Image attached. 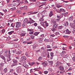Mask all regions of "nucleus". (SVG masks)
<instances>
[{"label": "nucleus", "instance_id": "nucleus-14", "mask_svg": "<svg viewBox=\"0 0 75 75\" xmlns=\"http://www.w3.org/2000/svg\"><path fill=\"white\" fill-rule=\"evenodd\" d=\"M52 23L54 24H57V22H56V20H51Z\"/></svg>", "mask_w": 75, "mask_h": 75}, {"label": "nucleus", "instance_id": "nucleus-9", "mask_svg": "<svg viewBox=\"0 0 75 75\" xmlns=\"http://www.w3.org/2000/svg\"><path fill=\"white\" fill-rule=\"evenodd\" d=\"M21 59L22 61H25L27 59V58L25 56H23L21 57Z\"/></svg>", "mask_w": 75, "mask_h": 75}, {"label": "nucleus", "instance_id": "nucleus-2", "mask_svg": "<svg viewBox=\"0 0 75 75\" xmlns=\"http://www.w3.org/2000/svg\"><path fill=\"white\" fill-rule=\"evenodd\" d=\"M58 26L57 24H54L53 25V27L54 28H52V31L54 33H56V28H57V26Z\"/></svg>", "mask_w": 75, "mask_h": 75}, {"label": "nucleus", "instance_id": "nucleus-29", "mask_svg": "<svg viewBox=\"0 0 75 75\" xmlns=\"http://www.w3.org/2000/svg\"><path fill=\"white\" fill-rule=\"evenodd\" d=\"M67 14L68 13L66 12V13H62V16H66V15H67Z\"/></svg>", "mask_w": 75, "mask_h": 75}, {"label": "nucleus", "instance_id": "nucleus-63", "mask_svg": "<svg viewBox=\"0 0 75 75\" xmlns=\"http://www.w3.org/2000/svg\"><path fill=\"white\" fill-rule=\"evenodd\" d=\"M47 51H52V49H47Z\"/></svg>", "mask_w": 75, "mask_h": 75}, {"label": "nucleus", "instance_id": "nucleus-28", "mask_svg": "<svg viewBox=\"0 0 75 75\" xmlns=\"http://www.w3.org/2000/svg\"><path fill=\"white\" fill-rule=\"evenodd\" d=\"M35 37V35H32L30 36V37L31 39H34V37Z\"/></svg>", "mask_w": 75, "mask_h": 75}, {"label": "nucleus", "instance_id": "nucleus-24", "mask_svg": "<svg viewBox=\"0 0 75 75\" xmlns=\"http://www.w3.org/2000/svg\"><path fill=\"white\" fill-rule=\"evenodd\" d=\"M23 9L25 10H28V8L27 6L23 7Z\"/></svg>", "mask_w": 75, "mask_h": 75}, {"label": "nucleus", "instance_id": "nucleus-54", "mask_svg": "<svg viewBox=\"0 0 75 75\" xmlns=\"http://www.w3.org/2000/svg\"><path fill=\"white\" fill-rule=\"evenodd\" d=\"M50 41H51V42H53V38H50Z\"/></svg>", "mask_w": 75, "mask_h": 75}, {"label": "nucleus", "instance_id": "nucleus-43", "mask_svg": "<svg viewBox=\"0 0 75 75\" xmlns=\"http://www.w3.org/2000/svg\"><path fill=\"white\" fill-rule=\"evenodd\" d=\"M5 29H3L2 30H1V32H2V33H5Z\"/></svg>", "mask_w": 75, "mask_h": 75}, {"label": "nucleus", "instance_id": "nucleus-48", "mask_svg": "<svg viewBox=\"0 0 75 75\" xmlns=\"http://www.w3.org/2000/svg\"><path fill=\"white\" fill-rule=\"evenodd\" d=\"M7 51H6L5 52V54H4V56H6V55H7Z\"/></svg>", "mask_w": 75, "mask_h": 75}, {"label": "nucleus", "instance_id": "nucleus-61", "mask_svg": "<svg viewBox=\"0 0 75 75\" xmlns=\"http://www.w3.org/2000/svg\"><path fill=\"white\" fill-rule=\"evenodd\" d=\"M13 6H17V4L16 3H13Z\"/></svg>", "mask_w": 75, "mask_h": 75}, {"label": "nucleus", "instance_id": "nucleus-47", "mask_svg": "<svg viewBox=\"0 0 75 75\" xmlns=\"http://www.w3.org/2000/svg\"><path fill=\"white\" fill-rule=\"evenodd\" d=\"M48 72L47 71H45L44 73L45 74H48Z\"/></svg>", "mask_w": 75, "mask_h": 75}, {"label": "nucleus", "instance_id": "nucleus-31", "mask_svg": "<svg viewBox=\"0 0 75 75\" xmlns=\"http://www.w3.org/2000/svg\"><path fill=\"white\" fill-rule=\"evenodd\" d=\"M45 23V22H44V21H42V22H40V24L41 25H44V23Z\"/></svg>", "mask_w": 75, "mask_h": 75}, {"label": "nucleus", "instance_id": "nucleus-16", "mask_svg": "<svg viewBox=\"0 0 75 75\" xmlns=\"http://www.w3.org/2000/svg\"><path fill=\"white\" fill-rule=\"evenodd\" d=\"M48 62L50 65H52V64H53V61H49Z\"/></svg>", "mask_w": 75, "mask_h": 75}, {"label": "nucleus", "instance_id": "nucleus-6", "mask_svg": "<svg viewBox=\"0 0 75 75\" xmlns=\"http://www.w3.org/2000/svg\"><path fill=\"white\" fill-rule=\"evenodd\" d=\"M27 30L28 31H30V32H29L30 34H33L34 33V30L32 29H30L29 28H28Z\"/></svg>", "mask_w": 75, "mask_h": 75}, {"label": "nucleus", "instance_id": "nucleus-3", "mask_svg": "<svg viewBox=\"0 0 75 75\" xmlns=\"http://www.w3.org/2000/svg\"><path fill=\"white\" fill-rule=\"evenodd\" d=\"M21 23L20 22H17L16 23V28H19L21 27Z\"/></svg>", "mask_w": 75, "mask_h": 75}, {"label": "nucleus", "instance_id": "nucleus-40", "mask_svg": "<svg viewBox=\"0 0 75 75\" xmlns=\"http://www.w3.org/2000/svg\"><path fill=\"white\" fill-rule=\"evenodd\" d=\"M45 41V42H49V40L48 39H45V40H44Z\"/></svg>", "mask_w": 75, "mask_h": 75}, {"label": "nucleus", "instance_id": "nucleus-50", "mask_svg": "<svg viewBox=\"0 0 75 75\" xmlns=\"http://www.w3.org/2000/svg\"><path fill=\"white\" fill-rule=\"evenodd\" d=\"M41 37H42V38H43L44 37V34H42L41 35H40Z\"/></svg>", "mask_w": 75, "mask_h": 75}, {"label": "nucleus", "instance_id": "nucleus-57", "mask_svg": "<svg viewBox=\"0 0 75 75\" xmlns=\"http://www.w3.org/2000/svg\"><path fill=\"white\" fill-rule=\"evenodd\" d=\"M71 45H72V46H73L74 47H75V44L74 43H71Z\"/></svg>", "mask_w": 75, "mask_h": 75}, {"label": "nucleus", "instance_id": "nucleus-49", "mask_svg": "<svg viewBox=\"0 0 75 75\" xmlns=\"http://www.w3.org/2000/svg\"><path fill=\"white\" fill-rule=\"evenodd\" d=\"M63 50H66L67 49L66 48V47H63V48H62Z\"/></svg>", "mask_w": 75, "mask_h": 75}, {"label": "nucleus", "instance_id": "nucleus-17", "mask_svg": "<svg viewBox=\"0 0 75 75\" xmlns=\"http://www.w3.org/2000/svg\"><path fill=\"white\" fill-rule=\"evenodd\" d=\"M38 40L39 43H41L42 42V40L41 39H38Z\"/></svg>", "mask_w": 75, "mask_h": 75}, {"label": "nucleus", "instance_id": "nucleus-5", "mask_svg": "<svg viewBox=\"0 0 75 75\" xmlns=\"http://www.w3.org/2000/svg\"><path fill=\"white\" fill-rule=\"evenodd\" d=\"M64 12H65V10L62 8H60L59 12H57V13H64Z\"/></svg>", "mask_w": 75, "mask_h": 75}, {"label": "nucleus", "instance_id": "nucleus-37", "mask_svg": "<svg viewBox=\"0 0 75 75\" xmlns=\"http://www.w3.org/2000/svg\"><path fill=\"white\" fill-rule=\"evenodd\" d=\"M21 53H22L21 51H18L17 52V54H21Z\"/></svg>", "mask_w": 75, "mask_h": 75}, {"label": "nucleus", "instance_id": "nucleus-19", "mask_svg": "<svg viewBox=\"0 0 75 75\" xmlns=\"http://www.w3.org/2000/svg\"><path fill=\"white\" fill-rule=\"evenodd\" d=\"M64 26H68V22L67 21L65 22L64 24Z\"/></svg>", "mask_w": 75, "mask_h": 75}, {"label": "nucleus", "instance_id": "nucleus-53", "mask_svg": "<svg viewBox=\"0 0 75 75\" xmlns=\"http://www.w3.org/2000/svg\"><path fill=\"white\" fill-rule=\"evenodd\" d=\"M65 38H67L69 37V36L68 35H64L63 36Z\"/></svg>", "mask_w": 75, "mask_h": 75}, {"label": "nucleus", "instance_id": "nucleus-4", "mask_svg": "<svg viewBox=\"0 0 75 75\" xmlns=\"http://www.w3.org/2000/svg\"><path fill=\"white\" fill-rule=\"evenodd\" d=\"M63 33H66V34H69L71 33V32L68 29H67L66 30L63 31Z\"/></svg>", "mask_w": 75, "mask_h": 75}, {"label": "nucleus", "instance_id": "nucleus-22", "mask_svg": "<svg viewBox=\"0 0 75 75\" xmlns=\"http://www.w3.org/2000/svg\"><path fill=\"white\" fill-rule=\"evenodd\" d=\"M15 24H16V23H12L11 24V27H14V26H15Z\"/></svg>", "mask_w": 75, "mask_h": 75}, {"label": "nucleus", "instance_id": "nucleus-27", "mask_svg": "<svg viewBox=\"0 0 75 75\" xmlns=\"http://www.w3.org/2000/svg\"><path fill=\"white\" fill-rule=\"evenodd\" d=\"M61 62H57V66H59V65H61Z\"/></svg>", "mask_w": 75, "mask_h": 75}, {"label": "nucleus", "instance_id": "nucleus-45", "mask_svg": "<svg viewBox=\"0 0 75 75\" xmlns=\"http://www.w3.org/2000/svg\"><path fill=\"white\" fill-rule=\"evenodd\" d=\"M47 48H51V46H50V45H47Z\"/></svg>", "mask_w": 75, "mask_h": 75}, {"label": "nucleus", "instance_id": "nucleus-60", "mask_svg": "<svg viewBox=\"0 0 75 75\" xmlns=\"http://www.w3.org/2000/svg\"><path fill=\"white\" fill-rule=\"evenodd\" d=\"M3 11H4L5 12V13H6V12H7V10L6 9H5V10L3 9Z\"/></svg>", "mask_w": 75, "mask_h": 75}, {"label": "nucleus", "instance_id": "nucleus-11", "mask_svg": "<svg viewBox=\"0 0 75 75\" xmlns=\"http://www.w3.org/2000/svg\"><path fill=\"white\" fill-rule=\"evenodd\" d=\"M25 33L24 32H23L20 35L21 37H24V36H25Z\"/></svg>", "mask_w": 75, "mask_h": 75}, {"label": "nucleus", "instance_id": "nucleus-46", "mask_svg": "<svg viewBox=\"0 0 75 75\" xmlns=\"http://www.w3.org/2000/svg\"><path fill=\"white\" fill-rule=\"evenodd\" d=\"M11 59H10V58H8L7 59V61L8 62V61H11Z\"/></svg>", "mask_w": 75, "mask_h": 75}, {"label": "nucleus", "instance_id": "nucleus-39", "mask_svg": "<svg viewBox=\"0 0 75 75\" xmlns=\"http://www.w3.org/2000/svg\"><path fill=\"white\" fill-rule=\"evenodd\" d=\"M57 18H59V19L61 18V16H59V15H57Z\"/></svg>", "mask_w": 75, "mask_h": 75}, {"label": "nucleus", "instance_id": "nucleus-35", "mask_svg": "<svg viewBox=\"0 0 75 75\" xmlns=\"http://www.w3.org/2000/svg\"><path fill=\"white\" fill-rule=\"evenodd\" d=\"M45 25L46 27H48L49 25V24H48V23L46 22L45 23Z\"/></svg>", "mask_w": 75, "mask_h": 75}, {"label": "nucleus", "instance_id": "nucleus-23", "mask_svg": "<svg viewBox=\"0 0 75 75\" xmlns=\"http://www.w3.org/2000/svg\"><path fill=\"white\" fill-rule=\"evenodd\" d=\"M40 34V32H36L35 33H34V35L35 36V35H36L37 36V35H38V34Z\"/></svg>", "mask_w": 75, "mask_h": 75}, {"label": "nucleus", "instance_id": "nucleus-51", "mask_svg": "<svg viewBox=\"0 0 75 75\" xmlns=\"http://www.w3.org/2000/svg\"><path fill=\"white\" fill-rule=\"evenodd\" d=\"M33 25L35 26V27H37V23H35L33 24Z\"/></svg>", "mask_w": 75, "mask_h": 75}, {"label": "nucleus", "instance_id": "nucleus-38", "mask_svg": "<svg viewBox=\"0 0 75 75\" xmlns=\"http://www.w3.org/2000/svg\"><path fill=\"white\" fill-rule=\"evenodd\" d=\"M50 55L51 57H54V53L52 52L50 53Z\"/></svg>", "mask_w": 75, "mask_h": 75}, {"label": "nucleus", "instance_id": "nucleus-34", "mask_svg": "<svg viewBox=\"0 0 75 75\" xmlns=\"http://www.w3.org/2000/svg\"><path fill=\"white\" fill-rule=\"evenodd\" d=\"M16 9V7H13L12 8H10V10H14Z\"/></svg>", "mask_w": 75, "mask_h": 75}, {"label": "nucleus", "instance_id": "nucleus-20", "mask_svg": "<svg viewBox=\"0 0 75 75\" xmlns=\"http://www.w3.org/2000/svg\"><path fill=\"white\" fill-rule=\"evenodd\" d=\"M0 57H1V58L4 61H6V58H5V57L1 55L0 56Z\"/></svg>", "mask_w": 75, "mask_h": 75}, {"label": "nucleus", "instance_id": "nucleus-30", "mask_svg": "<svg viewBox=\"0 0 75 75\" xmlns=\"http://www.w3.org/2000/svg\"><path fill=\"white\" fill-rule=\"evenodd\" d=\"M4 66V63H1V64H0V67H3Z\"/></svg>", "mask_w": 75, "mask_h": 75}, {"label": "nucleus", "instance_id": "nucleus-33", "mask_svg": "<svg viewBox=\"0 0 75 75\" xmlns=\"http://www.w3.org/2000/svg\"><path fill=\"white\" fill-rule=\"evenodd\" d=\"M28 19L27 18H25L24 21V23H25L27 22Z\"/></svg>", "mask_w": 75, "mask_h": 75}, {"label": "nucleus", "instance_id": "nucleus-21", "mask_svg": "<svg viewBox=\"0 0 75 75\" xmlns=\"http://www.w3.org/2000/svg\"><path fill=\"white\" fill-rule=\"evenodd\" d=\"M13 63H14V64H16L17 63V60H16V59H13Z\"/></svg>", "mask_w": 75, "mask_h": 75}, {"label": "nucleus", "instance_id": "nucleus-42", "mask_svg": "<svg viewBox=\"0 0 75 75\" xmlns=\"http://www.w3.org/2000/svg\"><path fill=\"white\" fill-rule=\"evenodd\" d=\"M72 60L74 61V62H75V57H74L72 58Z\"/></svg>", "mask_w": 75, "mask_h": 75}, {"label": "nucleus", "instance_id": "nucleus-8", "mask_svg": "<svg viewBox=\"0 0 75 75\" xmlns=\"http://www.w3.org/2000/svg\"><path fill=\"white\" fill-rule=\"evenodd\" d=\"M60 70L61 71H64V67L62 66H60L59 67Z\"/></svg>", "mask_w": 75, "mask_h": 75}, {"label": "nucleus", "instance_id": "nucleus-32", "mask_svg": "<svg viewBox=\"0 0 75 75\" xmlns=\"http://www.w3.org/2000/svg\"><path fill=\"white\" fill-rule=\"evenodd\" d=\"M38 29H40V30H43V29L40 26H38Z\"/></svg>", "mask_w": 75, "mask_h": 75}, {"label": "nucleus", "instance_id": "nucleus-41", "mask_svg": "<svg viewBox=\"0 0 75 75\" xmlns=\"http://www.w3.org/2000/svg\"><path fill=\"white\" fill-rule=\"evenodd\" d=\"M44 19L43 18H41L39 21H44Z\"/></svg>", "mask_w": 75, "mask_h": 75}, {"label": "nucleus", "instance_id": "nucleus-15", "mask_svg": "<svg viewBox=\"0 0 75 75\" xmlns=\"http://www.w3.org/2000/svg\"><path fill=\"white\" fill-rule=\"evenodd\" d=\"M38 13V12H34L33 13H32L30 14H28V16H30L31 15H33V14H35L37 13Z\"/></svg>", "mask_w": 75, "mask_h": 75}, {"label": "nucleus", "instance_id": "nucleus-44", "mask_svg": "<svg viewBox=\"0 0 75 75\" xmlns=\"http://www.w3.org/2000/svg\"><path fill=\"white\" fill-rule=\"evenodd\" d=\"M7 68H5L4 69V71L5 73H6L7 72Z\"/></svg>", "mask_w": 75, "mask_h": 75}, {"label": "nucleus", "instance_id": "nucleus-55", "mask_svg": "<svg viewBox=\"0 0 75 75\" xmlns=\"http://www.w3.org/2000/svg\"><path fill=\"white\" fill-rule=\"evenodd\" d=\"M50 36H51V37H55V35L54 34H52V35H50Z\"/></svg>", "mask_w": 75, "mask_h": 75}, {"label": "nucleus", "instance_id": "nucleus-1", "mask_svg": "<svg viewBox=\"0 0 75 75\" xmlns=\"http://www.w3.org/2000/svg\"><path fill=\"white\" fill-rule=\"evenodd\" d=\"M22 71H23V69L21 66L18 67L16 68V72L17 73H21Z\"/></svg>", "mask_w": 75, "mask_h": 75}, {"label": "nucleus", "instance_id": "nucleus-52", "mask_svg": "<svg viewBox=\"0 0 75 75\" xmlns=\"http://www.w3.org/2000/svg\"><path fill=\"white\" fill-rule=\"evenodd\" d=\"M32 43H33V42L32 41H30L28 42V44H32Z\"/></svg>", "mask_w": 75, "mask_h": 75}, {"label": "nucleus", "instance_id": "nucleus-36", "mask_svg": "<svg viewBox=\"0 0 75 75\" xmlns=\"http://www.w3.org/2000/svg\"><path fill=\"white\" fill-rule=\"evenodd\" d=\"M62 26H59L58 27V29H59V30H61V29H62Z\"/></svg>", "mask_w": 75, "mask_h": 75}, {"label": "nucleus", "instance_id": "nucleus-18", "mask_svg": "<svg viewBox=\"0 0 75 75\" xmlns=\"http://www.w3.org/2000/svg\"><path fill=\"white\" fill-rule=\"evenodd\" d=\"M30 21H29V22H28V23H30V24H31V23H35V21L32 19Z\"/></svg>", "mask_w": 75, "mask_h": 75}, {"label": "nucleus", "instance_id": "nucleus-13", "mask_svg": "<svg viewBox=\"0 0 75 75\" xmlns=\"http://www.w3.org/2000/svg\"><path fill=\"white\" fill-rule=\"evenodd\" d=\"M62 5L61 4H57V7L58 8H59V7H61Z\"/></svg>", "mask_w": 75, "mask_h": 75}, {"label": "nucleus", "instance_id": "nucleus-10", "mask_svg": "<svg viewBox=\"0 0 75 75\" xmlns=\"http://www.w3.org/2000/svg\"><path fill=\"white\" fill-rule=\"evenodd\" d=\"M74 18L73 17L71 16L69 18V20L70 21H72Z\"/></svg>", "mask_w": 75, "mask_h": 75}, {"label": "nucleus", "instance_id": "nucleus-25", "mask_svg": "<svg viewBox=\"0 0 75 75\" xmlns=\"http://www.w3.org/2000/svg\"><path fill=\"white\" fill-rule=\"evenodd\" d=\"M42 59V57H40L38 58V61H41Z\"/></svg>", "mask_w": 75, "mask_h": 75}, {"label": "nucleus", "instance_id": "nucleus-12", "mask_svg": "<svg viewBox=\"0 0 75 75\" xmlns=\"http://www.w3.org/2000/svg\"><path fill=\"white\" fill-rule=\"evenodd\" d=\"M53 15H54V14L53 13L52 11H50L49 14V17H51V16H52Z\"/></svg>", "mask_w": 75, "mask_h": 75}, {"label": "nucleus", "instance_id": "nucleus-56", "mask_svg": "<svg viewBox=\"0 0 75 75\" xmlns=\"http://www.w3.org/2000/svg\"><path fill=\"white\" fill-rule=\"evenodd\" d=\"M14 71V70L13 69H11L10 70V72H13Z\"/></svg>", "mask_w": 75, "mask_h": 75}, {"label": "nucleus", "instance_id": "nucleus-58", "mask_svg": "<svg viewBox=\"0 0 75 75\" xmlns=\"http://www.w3.org/2000/svg\"><path fill=\"white\" fill-rule=\"evenodd\" d=\"M35 64V62H33L31 63V65H34Z\"/></svg>", "mask_w": 75, "mask_h": 75}, {"label": "nucleus", "instance_id": "nucleus-62", "mask_svg": "<svg viewBox=\"0 0 75 75\" xmlns=\"http://www.w3.org/2000/svg\"><path fill=\"white\" fill-rule=\"evenodd\" d=\"M48 70L49 71H52V69L51 68H50Z\"/></svg>", "mask_w": 75, "mask_h": 75}, {"label": "nucleus", "instance_id": "nucleus-26", "mask_svg": "<svg viewBox=\"0 0 75 75\" xmlns=\"http://www.w3.org/2000/svg\"><path fill=\"white\" fill-rule=\"evenodd\" d=\"M13 33H14V31H11V32H8V34H9V35H11V34H13Z\"/></svg>", "mask_w": 75, "mask_h": 75}, {"label": "nucleus", "instance_id": "nucleus-59", "mask_svg": "<svg viewBox=\"0 0 75 75\" xmlns=\"http://www.w3.org/2000/svg\"><path fill=\"white\" fill-rule=\"evenodd\" d=\"M20 9L22 10L24 9V7H20Z\"/></svg>", "mask_w": 75, "mask_h": 75}, {"label": "nucleus", "instance_id": "nucleus-64", "mask_svg": "<svg viewBox=\"0 0 75 75\" xmlns=\"http://www.w3.org/2000/svg\"><path fill=\"white\" fill-rule=\"evenodd\" d=\"M30 41V38H28L27 40V41L28 42V41Z\"/></svg>", "mask_w": 75, "mask_h": 75}, {"label": "nucleus", "instance_id": "nucleus-7", "mask_svg": "<svg viewBox=\"0 0 75 75\" xmlns=\"http://www.w3.org/2000/svg\"><path fill=\"white\" fill-rule=\"evenodd\" d=\"M42 64L43 65L44 67H46L47 66V65H48V63L47 61H45L44 62L42 63Z\"/></svg>", "mask_w": 75, "mask_h": 75}]
</instances>
